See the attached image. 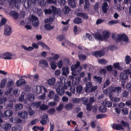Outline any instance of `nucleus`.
I'll use <instances>...</instances> for the list:
<instances>
[{
    "mask_svg": "<svg viewBox=\"0 0 131 131\" xmlns=\"http://www.w3.org/2000/svg\"><path fill=\"white\" fill-rule=\"evenodd\" d=\"M102 36L98 33H95L93 34V36L95 39L99 41L106 40L109 37V33L106 31H103L102 33Z\"/></svg>",
    "mask_w": 131,
    "mask_h": 131,
    "instance_id": "f257e3e1",
    "label": "nucleus"
},
{
    "mask_svg": "<svg viewBox=\"0 0 131 131\" xmlns=\"http://www.w3.org/2000/svg\"><path fill=\"white\" fill-rule=\"evenodd\" d=\"M71 68L72 74L74 76L78 75L79 72L82 70V67L80 66V63L79 62H77L75 64L72 66Z\"/></svg>",
    "mask_w": 131,
    "mask_h": 131,
    "instance_id": "f03ea898",
    "label": "nucleus"
},
{
    "mask_svg": "<svg viewBox=\"0 0 131 131\" xmlns=\"http://www.w3.org/2000/svg\"><path fill=\"white\" fill-rule=\"evenodd\" d=\"M51 8L53 12V16L52 17L49 18L48 19H45V23H48L53 21L54 20V15L57 14L59 16H61V10L60 8L57 9L56 7L53 6H52Z\"/></svg>",
    "mask_w": 131,
    "mask_h": 131,
    "instance_id": "7ed1b4c3",
    "label": "nucleus"
},
{
    "mask_svg": "<svg viewBox=\"0 0 131 131\" xmlns=\"http://www.w3.org/2000/svg\"><path fill=\"white\" fill-rule=\"evenodd\" d=\"M40 118L41 119V120L40 122V123L42 125L46 124L48 118V115L45 113H43L41 115Z\"/></svg>",
    "mask_w": 131,
    "mask_h": 131,
    "instance_id": "20e7f679",
    "label": "nucleus"
},
{
    "mask_svg": "<svg viewBox=\"0 0 131 131\" xmlns=\"http://www.w3.org/2000/svg\"><path fill=\"white\" fill-rule=\"evenodd\" d=\"M12 32V29L8 25H6L5 26L4 34L6 35L9 36Z\"/></svg>",
    "mask_w": 131,
    "mask_h": 131,
    "instance_id": "39448f33",
    "label": "nucleus"
},
{
    "mask_svg": "<svg viewBox=\"0 0 131 131\" xmlns=\"http://www.w3.org/2000/svg\"><path fill=\"white\" fill-rule=\"evenodd\" d=\"M30 20L32 21V24L34 26L36 27L38 25V18L35 16L31 15L30 17Z\"/></svg>",
    "mask_w": 131,
    "mask_h": 131,
    "instance_id": "423d86ee",
    "label": "nucleus"
},
{
    "mask_svg": "<svg viewBox=\"0 0 131 131\" xmlns=\"http://www.w3.org/2000/svg\"><path fill=\"white\" fill-rule=\"evenodd\" d=\"M62 84L60 83V85L56 89L57 93L60 95H63L64 92V89L62 88Z\"/></svg>",
    "mask_w": 131,
    "mask_h": 131,
    "instance_id": "0eeeda50",
    "label": "nucleus"
},
{
    "mask_svg": "<svg viewBox=\"0 0 131 131\" xmlns=\"http://www.w3.org/2000/svg\"><path fill=\"white\" fill-rule=\"evenodd\" d=\"M121 90L122 88L121 87H116L114 88L113 87L111 86L110 88L109 93H113V92H116L118 93L119 92H121Z\"/></svg>",
    "mask_w": 131,
    "mask_h": 131,
    "instance_id": "6e6552de",
    "label": "nucleus"
},
{
    "mask_svg": "<svg viewBox=\"0 0 131 131\" xmlns=\"http://www.w3.org/2000/svg\"><path fill=\"white\" fill-rule=\"evenodd\" d=\"M13 56L12 53L8 52L4 53L2 56L3 58L5 59L10 60L12 58Z\"/></svg>",
    "mask_w": 131,
    "mask_h": 131,
    "instance_id": "1a4fd4ad",
    "label": "nucleus"
},
{
    "mask_svg": "<svg viewBox=\"0 0 131 131\" xmlns=\"http://www.w3.org/2000/svg\"><path fill=\"white\" fill-rule=\"evenodd\" d=\"M39 66L43 68L45 67H47L48 66V64L47 61L42 60H40L39 63Z\"/></svg>",
    "mask_w": 131,
    "mask_h": 131,
    "instance_id": "9d476101",
    "label": "nucleus"
},
{
    "mask_svg": "<svg viewBox=\"0 0 131 131\" xmlns=\"http://www.w3.org/2000/svg\"><path fill=\"white\" fill-rule=\"evenodd\" d=\"M119 40H122L124 41L127 42L128 39L127 36L124 34L118 35L116 36Z\"/></svg>",
    "mask_w": 131,
    "mask_h": 131,
    "instance_id": "9b49d317",
    "label": "nucleus"
},
{
    "mask_svg": "<svg viewBox=\"0 0 131 131\" xmlns=\"http://www.w3.org/2000/svg\"><path fill=\"white\" fill-rule=\"evenodd\" d=\"M128 76L126 74L122 72L120 73L119 78L120 80L123 82H125V80L128 79Z\"/></svg>",
    "mask_w": 131,
    "mask_h": 131,
    "instance_id": "f8f14e48",
    "label": "nucleus"
},
{
    "mask_svg": "<svg viewBox=\"0 0 131 131\" xmlns=\"http://www.w3.org/2000/svg\"><path fill=\"white\" fill-rule=\"evenodd\" d=\"M41 86H34L32 88L33 91L34 93H41Z\"/></svg>",
    "mask_w": 131,
    "mask_h": 131,
    "instance_id": "ddd939ff",
    "label": "nucleus"
},
{
    "mask_svg": "<svg viewBox=\"0 0 131 131\" xmlns=\"http://www.w3.org/2000/svg\"><path fill=\"white\" fill-rule=\"evenodd\" d=\"M62 75L67 76L69 73V70L68 67H63L62 68Z\"/></svg>",
    "mask_w": 131,
    "mask_h": 131,
    "instance_id": "4468645a",
    "label": "nucleus"
},
{
    "mask_svg": "<svg viewBox=\"0 0 131 131\" xmlns=\"http://www.w3.org/2000/svg\"><path fill=\"white\" fill-rule=\"evenodd\" d=\"M18 116L19 117L24 118L27 117V114L25 111H23L18 113Z\"/></svg>",
    "mask_w": 131,
    "mask_h": 131,
    "instance_id": "2eb2a0df",
    "label": "nucleus"
},
{
    "mask_svg": "<svg viewBox=\"0 0 131 131\" xmlns=\"http://www.w3.org/2000/svg\"><path fill=\"white\" fill-rule=\"evenodd\" d=\"M104 53L103 51H96L93 52L92 55L95 56L96 57H100L103 56Z\"/></svg>",
    "mask_w": 131,
    "mask_h": 131,
    "instance_id": "dca6fc26",
    "label": "nucleus"
},
{
    "mask_svg": "<svg viewBox=\"0 0 131 131\" xmlns=\"http://www.w3.org/2000/svg\"><path fill=\"white\" fill-rule=\"evenodd\" d=\"M112 127L113 128L117 130H119L121 129H124L122 125L119 124H114L112 125Z\"/></svg>",
    "mask_w": 131,
    "mask_h": 131,
    "instance_id": "f3484780",
    "label": "nucleus"
},
{
    "mask_svg": "<svg viewBox=\"0 0 131 131\" xmlns=\"http://www.w3.org/2000/svg\"><path fill=\"white\" fill-rule=\"evenodd\" d=\"M122 124L125 127L124 130L126 131H131V129L129 127V124L127 122L122 121L121 122Z\"/></svg>",
    "mask_w": 131,
    "mask_h": 131,
    "instance_id": "a211bd4d",
    "label": "nucleus"
},
{
    "mask_svg": "<svg viewBox=\"0 0 131 131\" xmlns=\"http://www.w3.org/2000/svg\"><path fill=\"white\" fill-rule=\"evenodd\" d=\"M108 4L106 2H105L103 3V5L102 6V9L104 13H106L107 12L108 9Z\"/></svg>",
    "mask_w": 131,
    "mask_h": 131,
    "instance_id": "6ab92c4d",
    "label": "nucleus"
},
{
    "mask_svg": "<svg viewBox=\"0 0 131 131\" xmlns=\"http://www.w3.org/2000/svg\"><path fill=\"white\" fill-rule=\"evenodd\" d=\"M81 100H82L83 102V103L85 104L86 105V109L89 111H90L91 108L89 107V104H87V101L88 100V99L87 98H82L81 99Z\"/></svg>",
    "mask_w": 131,
    "mask_h": 131,
    "instance_id": "aec40b11",
    "label": "nucleus"
},
{
    "mask_svg": "<svg viewBox=\"0 0 131 131\" xmlns=\"http://www.w3.org/2000/svg\"><path fill=\"white\" fill-rule=\"evenodd\" d=\"M113 93H109V97L110 98V100L114 102H116L119 101L120 100V99L119 98H115L113 97H112V96L113 95Z\"/></svg>",
    "mask_w": 131,
    "mask_h": 131,
    "instance_id": "412c9836",
    "label": "nucleus"
},
{
    "mask_svg": "<svg viewBox=\"0 0 131 131\" xmlns=\"http://www.w3.org/2000/svg\"><path fill=\"white\" fill-rule=\"evenodd\" d=\"M10 121L11 122L14 123H20L22 122L21 119L17 117H15L14 118H10Z\"/></svg>",
    "mask_w": 131,
    "mask_h": 131,
    "instance_id": "4be33fe9",
    "label": "nucleus"
},
{
    "mask_svg": "<svg viewBox=\"0 0 131 131\" xmlns=\"http://www.w3.org/2000/svg\"><path fill=\"white\" fill-rule=\"evenodd\" d=\"M11 127V125L9 123H5L3 126V128L5 130H9Z\"/></svg>",
    "mask_w": 131,
    "mask_h": 131,
    "instance_id": "5701e85b",
    "label": "nucleus"
},
{
    "mask_svg": "<svg viewBox=\"0 0 131 131\" xmlns=\"http://www.w3.org/2000/svg\"><path fill=\"white\" fill-rule=\"evenodd\" d=\"M10 15L12 16L15 19H17L18 17V13L15 11H12L10 12Z\"/></svg>",
    "mask_w": 131,
    "mask_h": 131,
    "instance_id": "b1692460",
    "label": "nucleus"
},
{
    "mask_svg": "<svg viewBox=\"0 0 131 131\" xmlns=\"http://www.w3.org/2000/svg\"><path fill=\"white\" fill-rule=\"evenodd\" d=\"M59 58V56L58 54H55L52 57H49V60L50 61H52L54 60H56L58 59Z\"/></svg>",
    "mask_w": 131,
    "mask_h": 131,
    "instance_id": "393cba45",
    "label": "nucleus"
},
{
    "mask_svg": "<svg viewBox=\"0 0 131 131\" xmlns=\"http://www.w3.org/2000/svg\"><path fill=\"white\" fill-rule=\"evenodd\" d=\"M77 15L78 16L81 17L85 19H88V16L87 15L84 13H77Z\"/></svg>",
    "mask_w": 131,
    "mask_h": 131,
    "instance_id": "a878e982",
    "label": "nucleus"
},
{
    "mask_svg": "<svg viewBox=\"0 0 131 131\" xmlns=\"http://www.w3.org/2000/svg\"><path fill=\"white\" fill-rule=\"evenodd\" d=\"M85 4L84 6V8L85 9H87L88 8L89 10L88 11H89L90 10V9H91L92 7H90V4L89 3V0H85Z\"/></svg>",
    "mask_w": 131,
    "mask_h": 131,
    "instance_id": "bb28decb",
    "label": "nucleus"
},
{
    "mask_svg": "<svg viewBox=\"0 0 131 131\" xmlns=\"http://www.w3.org/2000/svg\"><path fill=\"white\" fill-rule=\"evenodd\" d=\"M56 82V79L54 78H52L48 81V82L49 85H54Z\"/></svg>",
    "mask_w": 131,
    "mask_h": 131,
    "instance_id": "cd10ccee",
    "label": "nucleus"
},
{
    "mask_svg": "<svg viewBox=\"0 0 131 131\" xmlns=\"http://www.w3.org/2000/svg\"><path fill=\"white\" fill-rule=\"evenodd\" d=\"M22 48L26 51H31L33 50V47L31 46H29L27 47L26 46L24 45H22L21 46Z\"/></svg>",
    "mask_w": 131,
    "mask_h": 131,
    "instance_id": "c85d7f7f",
    "label": "nucleus"
},
{
    "mask_svg": "<svg viewBox=\"0 0 131 131\" xmlns=\"http://www.w3.org/2000/svg\"><path fill=\"white\" fill-rule=\"evenodd\" d=\"M70 10V8L67 6H65L62 10V13L64 14H66L68 13Z\"/></svg>",
    "mask_w": 131,
    "mask_h": 131,
    "instance_id": "c756f323",
    "label": "nucleus"
},
{
    "mask_svg": "<svg viewBox=\"0 0 131 131\" xmlns=\"http://www.w3.org/2000/svg\"><path fill=\"white\" fill-rule=\"evenodd\" d=\"M13 114L11 110H7L4 113V114L5 116L9 117L12 115Z\"/></svg>",
    "mask_w": 131,
    "mask_h": 131,
    "instance_id": "7c9ffc66",
    "label": "nucleus"
},
{
    "mask_svg": "<svg viewBox=\"0 0 131 131\" xmlns=\"http://www.w3.org/2000/svg\"><path fill=\"white\" fill-rule=\"evenodd\" d=\"M23 105L21 104H18L15 105V109L16 111L19 110L23 107Z\"/></svg>",
    "mask_w": 131,
    "mask_h": 131,
    "instance_id": "2f4dec72",
    "label": "nucleus"
},
{
    "mask_svg": "<svg viewBox=\"0 0 131 131\" xmlns=\"http://www.w3.org/2000/svg\"><path fill=\"white\" fill-rule=\"evenodd\" d=\"M22 129V127L19 125L15 126L12 128L13 131H20Z\"/></svg>",
    "mask_w": 131,
    "mask_h": 131,
    "instance_id": "473e14b6",
    "label": "nucleus"
},
{
    "mask_svg": "<svg viewBox=\"0 0 131 131\" xmlns=\"http://www.w3.org/2000/svg\"><path fill=\"white\" fill-rule=\"evenodd\" d=\"M50 62H51L50 64V65L51 68L53 70L55 69L57 67L56 62L53 61Z\"/></svg>",
    "mask_w": 131,
    "mask_h": 131,
    "instance_id": "72a5a7b5",
    "label": "nucleus"
},
{
    "mask_svg": "<svg viewBox=\"0 0 131 131\" xmlns=\"http://www.w3.org/2000/svg\"><path fill=\"white\" fill-rule=\"evenodd\" d=\"M124 61L126 64H129L131 61V58L130 56L128 55L126 56Z\"/></svg>",
    "mask_w": 131,
    "mask_h": 131,
    "instance_id": "f704fd0d",
    "label": "nucleus"
},
{
    "mask_svg": "<svg viewBox=\"0 0 131 131\" xmlns=\"http://www.w3.org/2000/svg\"><path fill=\"white\" fill-rule=\"evenodd\" d=\"M48 108L49 107L48 105L44 104L41 105L40 107V109L42 111L46 110L48 109Z\"/></svg>",
    "mask_w": 131,
    "mask_h": 131,
    "instance_id": "c9c22d12",
    "label": "nucleus"
},
{
    "mask_svg": "<svg viewBox=\"0 0 131 131\" xmlns=\"http://www.w3.org/2000/svg\"><path fill=\"white\" fill-rule=\"evenodd\" d=\"M92 86L91 83L90 82H88L86 84V87L85 88V91L86 92H89V89Z\"/></svg>",
    "mask_w": 131,
    "mask_h": 131,
    "instance_id": "e433bc0d",
    "label": "nucleus"
},
{
    "mask_svg": "<svg viewBox=\"0 0 131 131\" xmlns=\"http://www.w3.org/2000/svg\"><path fill=\"white\" fill-rule=\"evenodd\" d=\"M16 83L18 86H20L25 83V81L23 79H20Z\"/></svg>",
    "mask_w": 131,
    "mask_h": 131,
    "instance_id": "4c0bfd02",
    "label": "nucleus"
},
{
    "mask_svg": "<svg viewBox=\"0 0 131 131\" xmlns=\"http://www.w3.org/2000/svg\"><path fill=\"white\" fill-rule=\"evenodd\" d=\"M103 104L105 106L110 107L112 106V103L109 101H104L103 102Z\"/></svg>",
    "mask_w": 131,
    "mask_h": 131,
    "instance_id": "58836bf2",
    "label": "nucleus"
},
{
    "mask_svg": "<svg viewBox=\"0 0 131 131\" xmlns=\"http://www.w3.org/2000/svg\"><path fill=\"white\" fill-rule=\"evenodd\" d=\"M94 78L96 82H98L99 83L101 82L103 79L102 77L96 76H94Z\"/></svg>",
    "mask_w": 131,
    "mask_h": 131,
    "instance_id": "ea45409f",
    "label": "nucleus"
},
{
    "mask_svg": "<svg viewBox=\"0 0 131 131\" xmlns=\"http://www.w3.org/2000/svg\"><path fill=\"white\" fill-rule=\"evenodd\" d=\"M7 81L6 78H4L2 80L0 83V88H3L5 85Z\"/></svg>",
    "mask_w": 131,
    "mask_h": 131,
    "instance_id": "a19ab883",
    "label": "nucleus"
},
{
    "mask_svg": "<svg viewBox=\"0 0 131 131\" xmlns=\"http://www.w3.org/2000/svg\"><path fill=\"white\" fill-rule=\"evenodd\" d=\"M55 94L53 91H50L47 94V97L49 99H52Z\"/></svg>",
    "mask_w": 131,
    "mask_h": 131,
    "instance_id": "79ce46f5",
    "label": "nucleus"
},
{
    "mask_svg": "<svg viewBox=\"0 0 131 131\" xmlns=\"http://www.w3.org/2000/svg\"><path fill=\"white\" fill-rule=\"evenodd\" d=\"M114 68L116 69L121 70L122 68L120 66L119 63L118 62L114 63L113 64Z\"/></svg>",
    "mask_w": 131,
    "mask_h": 131,
    "instance_id": "37998d69",
    "label": "nucleus"
},
{
    "mask_svg": "<svg viewBox=\"0 0 131 131\" xmlns=\"http://www.w3.org/2000/svg\"><path fill=\"white\" fill-rule=\"evenodd\" d=\"M68 3L69 5L72 7H74L76 5L75 0H69Z\"/></svg>",
    "mask_w": 131,
    "mask_h": 131,
    "instance_id": "c03bdc74",
    "label": "nucleus"
},
{
    "mask_svg": "<svg viewBox=\"0 0 131 131\" xmlns=\"http://www.w3.org/2000/svg\"><path fill=\"white\" fill-rule=\"evenodd\" d=\"M7 87L9 88H11L12 89V87L14 85V82L11 80L9 81L7 83Z\"/></svg>",
    "mask_w": 131,
    "mask_h": 131,
    "instance_id": "a18cd8bd",
    "label": "nucleus"
},
{
    "mask_svg": "<svg viewBox=\"0 0 131 131\" xmlns=\"http://www.w3.org/2000/svg\"><path fill=\"white\" fill-rule=\"evenodd\" d=\"M41 102V101L33 102L31 104V106L37 108L39 106Z\"/></svg>",
    "mask_w": 131,
    "mask_h": 131,
    "instance_id": "49530a36",
    "label": "nucleus"
},
{
    "mask_svg": "<svg viewBox=\"0 0 131 131\" xmlns=\"http://www.w3.org/2000/svg\"><path fill=\"white\" fill-rule=\"evenodd\" d=\"M45 28L48 30H50L54 28L53 26H51L49 24H46L45 26Z\"/></svg>",
    "mask_w": 131,
    "mask_h": 131,
    "instance_id": "de8ad7c7",
    "label": "nucleus"
},
{
    "mask_svg": "<svg viewBox=\"0 0 131 131\" xmlns=\"http://www.w3.org/2000/svg\"><path fill=\"white\" fill-rule=\"evenodd\" d=\"M27 98L29 101H33L34 99V96L32 94H30L28 95Z\"/></svg>",
    "mask_w": 131,
    "mask_h": 131,
    "instance_id": "09e8293b",
    "label": "nucleus"
},
{
    "mask_svg": "<svg viewBox=\"0 0 131 131\" xmlns=\"http://www.w3.org/2000/svg\"><path fill=\"white\" fill-rule=\"evenodd\" d=\"M65 44H66L67 45L73 47H74L75 46L74 44L68 41L67 40H66L64 43H62V45L63 46H64Z\"/></svg>",
    "mask_w": 131,
    "mask_h": 131,
    "instance_id": "8fccbe9b",
    "label": "nucleus"
},
{
    "mask_svg": "<svg viewBox=\"0 0 131 131\" xmlns=\"http://www.w3.org/2000/svg\"><path fill=\"white\" fill-rule=\"evenodd\" d=\"M106 108L104 106H101L99 108V110L101 112H104L106 111Z\"/></svg>",
    "mask_w": 131,
    "mask_h": 131,
    "instance_id": "3c124183",
    "label": "nucleus"
},
{
    "mask_svg": "<svg viewBox=\"0 0 131 131\" xmlns=\"http://www.w3.org/2000/svg\"><path fill=\"white\" fill-rule=\"evenodd\" d=\"M76 89L77 92L78 93H80L82 90V87L81 85H79L77 87Z\"/></svg>",
    "mask_w": 131,
    "mask_h": 131,
    "instance_id": "603ef678",
    "label": "nucleus"
},
{
    "mask_svg": "<svg viewBox=\"0 0 131 131\" xmlns=\"http://www.w3.org/2000/svg\"><path fill=\"white\" fill-rule=\"evenodd\" d=\"M72 104L71 103H69L66 104L65 106V108L67 110L72 108Z\"/></svg>",
    "mask_w": 131,
    "mask_h": 131,
    "instance_id": "864d4df0",
    "label": "nucleus"
},
{
    "mask_svg": "<svg viewBox=\"0 0 131 131\" xmlns=\"http://www.w3.org/2000/svg\"><path fill=\"white\" fill-rule=\"evenodd\" d=\"M118 22V21L116 20H111L108 23V24L110 26L116 24Z\"/></svg>",
    "mask_w": 131,
    "mask_h": 131,
    "instance_id": "5fc2aeb1",
    "label": "nucleus"
},
{
    "mask_svg": "<svg viewBox=\"0 0 131 131\" xmlns=\"http://www.w3.org/2000/svg\"><path fill=\"white\" fill-rule=\"evenodd\" d=\"M63 65V61L62 60H59L57 63V66L59 68H61Z\"/></svg>",
    "mask_w": 131,
    "mask_h": 131,
    "instance_id": "6e6d98bb",
    "label": "nucleus"
},
{
    "mask_svg": "<svg viewBox=\"0 0 131 131\" xmlns=\"http://www.w3.org/2000/svg\"><path fill=\"white\" fill-rule=\"evenodd\" d=\"M46 2L49 4L52 3L53 4H56L57 3L56 0H46Z\"/></svg>",
    "mask_w": 131,
    "mask_h": 131,
    "instance_id": "4d7b16f0",
    "label": "nucleus"
},
{
    "mask_svg": "<svg viewBox=\"0 0 131 131\" xmlns=\"http://www.w3.org/2000/svg\"><path fill=\"white\" fill-rule=\"evenodd\" d=\"M74 23L79 24L80 23H82V21L81 19L79 17H77L74 20Z\"/></svg>",
    "mask_w": 131,
    "mask_h": 131,
    "instance_id": "13d9d810",
    "label": "nucleus"
},
{
    "mask_svg": "<svg viewBox=\"0 0 131 131\" xmlns=\"http://www.w3.org/2000/svg\"><path fill=\"white\" fill-rule=\"evenodd\" d=\"M63 107V105L62 104H60L59 106L57 107L56 110L58 112H59L61 110Z\"/></svg>",
    "mask_w": 131,
    "mask_h": 131,
    "instance_id": "bf43d9fd",
    "label": "nucleus"
},
{
    "mask_svg": "<svg viewBox=\"0 0 131 131\" xmlns=\"http://www.w3.org/2000/svg\"><path fill=\"white\" fill-rule=\"evenodd\" d=\"M6 23V19L4 18H2L1 20V23H0V28L1 26L5 24Z\"/></svg>",
    "mask_w": 131,
    "mask_h": 131,
    "instance_id": "052dcab7",
    "label": "nucleus"
},
{
    "mask_svg": "<svg viewBox=\"0 0 131 131\" xmlns=\"http://www.w3.org/2000/svg\"><path fill=\"white\" fill-rule=\"evenodd\" d=\"M56 38L58 40L61 41L65 39V37L63 35H58L57 37Z\"/></svg>",
    "mask_w": 131,
    "mask_h": 131,
    "instance_id": "680f3d73",
    "label": "nucleus"
},
{
    "mask_svg": "<svg viewBox=\"0 0 131 131\" xmlns=\"http://www.w3.org/2000/svg\"><path fill=\"white\" fill-rule=\"evenodd\" d=\"M31 3L30 1H27L24 3V5L25 8L29 7L31 5Z\"/></svg>",
    "mask_w": 131,
    "mask_h": 131,
    "instance_id": "e2e57ef3",
    "label": "nucleus"
},
{
    "mask_svg": "<svg viewBox=\"0 0 131 131\" xmlns=\"http://www.w3.org/2000/svg\"><path fill=\"white\" fill-rule=\"evenodd\" d=\"M113 67L111 65H109L106 67V68L107 70L109 72H111L112 71Z\"/></svg>",
    "mask_w": 131,
    "mask_h": 131,
    "instance_id": "0e129e2a",
    "label": "nucleus"
},
{
    "mask_svg": "<svg viewBox=\"0 0 131 131\" xmlns=\"http://www.w3.org/2000/svg\"><path fill=\"white\" fill-rule=\"evenodd\" d=\"M98 62L101 64H106L107 63V61L104 59H101L98 60Z\"/></svg>",
    "mask_w": 131,
    "mask_h": 131,
    "instance_id": "69168bd1",
    "label": "nucleus"
},
{
    "mask_svg": "<svg viewBox=\"0 0 131 131\" xmlns=\"http://www.w3.org/2000/svg\"><path fill=\"white\" fill-rule=\"evenodd\" d=\"M48 112L50 114H53L55 112V110L54 108H50L48 110Z\"/></svg>",
    "mask_w": 131,
    "mask_h": 131,
    "instance_id": "338daca9",
    "label": "nucleus"
},
{
    "mask_svg": "<svg viewBox=\"0 0 131 131\" xmlns=\"http://www.w3.org/2000/svg\"><path fill=\"white\" fill-rule=\"evenodd\" d=\"M57 103L54 101L50 102H49L48 105L50 107H52L56 105Z\"/></svg>",
    "mask_w": 131,
    "mask_h": 131,
    "instance_id": "774afa93",
    "label": "nucleus"
}]
</instances>
